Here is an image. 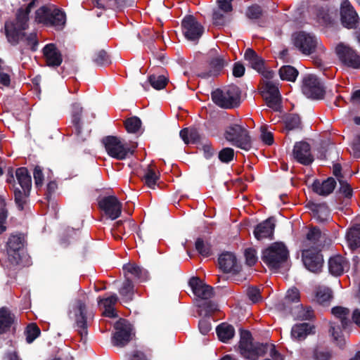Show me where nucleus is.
I'll return each instance as SVG.
<instances>
[{"instance_id":"obj_7","label":"nucleus","mask_w":360,"mask_h":360,"mask_svg":"<svg viewBox=\"0 0 360 360\" xmlns=\"http://www.w3.org/2000/svg\"><path fill=\"white\" fill-rule=\"evenodd\" d=\"M292 40L295 47L304 55L308 56L317 51H324L321 42L311 33L304 31L295 32L292 34Z\"/></svg>"},{"instance_id":"obj_49","label":"nucleus","mask_w":360,"mask_h":360,"mask_svg":"<svg viewBox=\"0 0 360 360\" xmlns=\"http://www.w3.org/2000/svg\"><path fill=\"white\" fill-rule=\"evenodd\" d=\"M285 126L288 130L301 128L300 117L297 115L294 114L289 115L286 119Z\"/></svg>"},{"instance_id":"obj_21","label":"nucleus","mask_w":360,"mask_h":360,"mask_svg":"<svg viewBox=\"0 0 360 360\" xmlns=\"http://www.w3.org/2000/svg\"><path fill=\"white\" fill-rule=\"evenodd\" d=\"M189 285L194 295L200 299L208 300L214 295L213 288L210 285L204 283L198 278H192L189 281Z\"/></svg>"},{"instance_id":"obj_28","label":"nucleus","mask_w":360,"mask_h":360,"mask_svg":"<svg viewBox=\"0 0 360 360\" xmlns=\"http://www.w3.org/2000/svg\"><path fill=\"white\" fill-rule=\"evenodd\" d=\"M141 179L146 186L151 189H155L160 179V173L155 166L148 165L147 167L143 169V174Z\"/></svg>"},{"instance_id":"obj_27","label":"nucleus","mask_w":360,"mask_h":360,"mask_svg":"<svg viewBox=\"0 0 360 360\" xmlns=\"http://www.w3.org/2000/svg\"><path fill=\"white\" fill-rule=\"evenodd\" d=\"M219 268L225 273L237 272L239 266L234 255L230 252L223 253L219 257Z\"/></svg>"},{"instance_id":"obj_2","label":"nucleus","mask_w":360,"mask_h":360,"mask_svg":"<svg viewBox=\"0 0 360 360\" xmlns=\"http://www.w3.org/2000/svg\"><path fill=\"white\" fill-rule=\"evenodd\" d=\"M35 21L47 27L61 30L65 24V14L54 5L43 6L35 12Z\"/></svg>"},{"instance_id":"obj_16","label":"nucleus","mask_w":360,"mask_h":360,"mask_svg":"<svg viewBox=\"0 0 360 360\" xmlns=\"http://www.w3.org/2000/svg\"><path fill=\"white\" fill-rule=\"evenodd\" d=\"M302 91L308 98L314 99L322 98L324 94L323 86L314 75H307L304 78Z\"/></svg>"},{"instance_id":"obj_9","label":"nucleus","mask_w":360,"mask_h":360,"mask_svg":"<svg viewBox=\"0 0 360 360\" xmlns=\"http://www.w3.org/2000/svg\"><path fill=\"white\" fill-rule=\"evenodd\" d=\"M260 93L268 107L275 111L281 108V97L278 84L273 81H264L260 86Z\"/></svg>"},{"instance_id":"obj_17","label":"nucleus","mask_w":360,"mask_h":360,"mask_svg":"<svg viewBox=\"0 0 360 360\" xmlns=\"http://www.w3.org/2000/svg\"><path fill=\"white\" fill-rule=\"evenodd\" d=\"M302 260L305 267L311 272H319L323 266V258L319 254V250L303 249Z\"/></svg>"},{"instance_id":"obj_1","label":"nucleus","mask_w":360,"mask_h":360,"mask_svg":"<svg viewBox=\"0 0 360 360\" xmlns=\"http://www.w3.org/2000/svg\"><path fill=\"white\" fill-rule=\"evenodd\" d=\"M35 0L31 1L27 5L19 8L15 13V19L5 22V34L9 43L16 45L20 42H25L35 51L38 45L37 34L36 32L26 34L25 31L29 27V15L35 6Z\"/></svg>"},{"instance_id":"obj_60","label":"nucleus","mask_w":360,"mask_h":360,"mask_svg":"<svg viewBox=\"0 0 360 360\" xmlns=\"http://www.w3.org/2000/svg\"><path fill=\"white\" fill-rule=\"evenodd\" d=\"M248 296L252 302H257L261 300L260 290L256 287H250L248 289Z\"/></svg>"},{"instance_id":"obj_6","label":"nucleus","mask_w":360,"mask_h":360,"mask_svg":"<svg viewBox=\"0 0 360 360\" xmlns=\"http://www.w3.org/2000/svg\"><path fill=\"white\" fill-rule=\"evenodd\" d=\"M108 154L117 160H124L134 154L136 145L129 146L120 138L108 136L103 139Z\"/></svg>"},{"instance_id":"obj_31","label":"nucleus","mask_w":360,"mask_h":360,"mask_svg":"<svg viewBox=\"0 0 360 360\" xmlns=\"http://www.w3.org/2000/svg\"><path fill=\"white\" fill-rule=\"evenodd\" d=\"M124 274L127 278H137L144 281L147 278L148 272L144 269L134 264H128L124 266Z\"/></svg>"},{"instance_id":"obj_40","label":"nucleus","mask_w":360,"mask_h":360,"mask_svg":"<svg viewBox=\"0 0 360 360\" xmlns=\"http://www.w3.org/2000/svg\"><path fill=\"white\" fill-rule=\"evenodd\" d=\"M180 136L185 143H195L199 139L198 131L193 128H185L181 130Z\"/></svg>"},{"instance_id":"obj_20","label":"nucleus","mask_w":360,"mask_h":360,"mask_svg":"<svg viewBox=\"0 0 360 360\" xmlns=\"http://www.w3.org/2000/svg\"><path fill=\"white\" fill-rule=\"evenodd\" d=\"M82 112V108L79 104H74L72 105V133L77 137L78 141H83L89 136V131H83L82 130L81 116Z\"/></svg>"},{"instance_id":"obj_45","label":"nucleus","mask_w":360,"mask_h":360,"mask_svg":"<svg viewBox=\"0 0 360 360\" xmlns=\"http://www.w3.org/2000/svg\"><path fill=\"white\" fill-rule=\"evenodd\" d=\"M25 333L27 342L31 343L39 335L40 329L36 323H30L27 326Z\"/></svg>"},{"instance_id":"obj_38","label":"nucleus","mask_w":360,"mask_h":360,"mask_svg":"<svg viewBox=\"0 0 360 360\" xmlns=\"http://www.w3.org/2000/svg\"><path fill=\"white\" fill-rule=\"evenodd\" d=\"M225 65L224 58L221 56H217L214 58L210 63V70L207 73H201L200 76L203 78L216 76L222 70Z\"/></svg>"},{"instance_id":"obj_18","label":"nucleus","mask_w":360,"mask_h":360,"mask_svg":"<svg viewBox=\"0 0 360 360\" xmlns=\"http://www.w3.org/2000/svg\"><path fill=\"white\" fill-rule=\"evenodd\" d=\"M23 247L22 238L18 235H12L7 243L8 260L12 264H18L20 261V251Z\"/></svg>"},{"instance_id":"obj_11","label":"nucleus","mask_w":360,"mask_h":360,"mask_svg":"<svg viewBox=\"0 0 360 360\" xmlns=\"http://www.w3.org/2000/svg\"><path fill=\"white\" fill-rule=\"evenodd\" d=\"M115 333L113 335L112 342L113 345L122 347L131 339V326L125 319H120L115 324Z\"/></svg>"},{"instance_id":"obj_30","label":"nucleus","mask_w":360,"mask_h":360,"mask_svg":"<svg viewBox=\"0 0 360 360\" xmlns=\"http://www.w3.org/2000/svg\"><path fill=\"white\" fill-rule=\"evenodd\" d=\"M314 333V327L309 323H299L292 328L291 337L295 340L301 341L304 340L307 335Z\"/></svg>"},{"instance_id":"obj_57","label":"nucleus","mask_w":360,"mask_h":360,"mask_svg":"<svg viewBox=\"0 0 360 360\" xmlns=\"http://www.w3.org/2000/svg\"><path fill=\"white\" fill-rule=\"evenodd\" d=\"M332 354L328 349H316L314 352V360H329Z\"/></svg>"},{"instance_id":"obj_42","label":"nucleus","mask_w":360,"mask_h":360,"mask_svg":"<svg viewBox=\"0 0 360 360\" xmlns=\"http://www.w3.org/2000/svg\"><path fill=\"white\" fill-rule=\"evenodd\" d=\"M30 190L22 189V191L18 188L14 189L15 202L19 210H22L27 203V198Z\"/></svg>"},{"instance_id":"obj_48","label":"nucleus","mask_w":360,"mask_h":360,"mask_svg":"<svg viewBox=\"0 0 360 360\" xmlns=\"http://www.w3.org/2000/svg\"><path fill=\"white\" fill-rule=\"evenodd\" d=\"M195 248L203 257H209L212 254L211 247L207 243H205L201 238H198L195 242Z\"/></svg>"},{"instance_id":"obj_62","label":"nucleus","mask_w":360,"mask_h":360,"mask_svg":"<svg viewBox=\"0 0 360 360\" xmlns=\"http://www.w3.org/2000/svg\"><path fill=\"white\" fill-rule=\"evenodd\" d=\"M202 307L205 309V316H210L218 310L217 304L212 302H205Z\"/></svg>"},{"instance_id":"obj_37","label":"nucleus","mask_w":360,"mask_h":360,"mask_svg":"<svg viewBox=\"0 0 360 360\" xmlns=\"http://www.w3.org/2000/svg\"><path fill=\"white\" fill-rule=\"evenodd\" d=\"M331 312L334 316L340 320L342 328L345 329L351 324L349 319V310L347 308L335 307L332 309Z\"/></svg>"},{"instance_id":"obj_13","label":"nucleus","mask_w":360,"mask_h":360,"mask_svg":"<svg viewBox=\"0 0 360 360\" xmlns=\"http://www.w3.org/2000/svg\"><path fill=\"white\" fill-rule=\"evenodd\" d=\"M99 209L111 219L118 218L122 212V203L114 195L105 196L101 198L98 202Z\"/></svg>"},{"instance_id":"obj_19","label":"nucleus","mask_w":360,"mask_h":360,"mask_svg":"<svg viewBox=\"0 0 360 360\" xmlns=\"http://www.w3.org/2000/svg\"><path fill=\"white\" fill-rule=\"evenodd\" d=\"M292 155L298 162L304 165H310L314 160L310 146L308 143L304 141L295 143Z\"/></svg>"},{"instance_id":"obj_59","label":"nucleus","mask_w":360,"mask_h":360,"mask_svg":"<svg viewBox=\"0 0 360 360\" xmlns=\"http://www.w3.org/2000/svg\"><path fill=\"white\" fill-rule=\"evenodd\" d=\"M340 185L339 192L346 198H350L352 195V189L349 184L342 179H339Z\"/></svg>"},{"instance_id":"obj_14","label":"nucleus","mask_w":360,"mask_h":360,"mask_svg":"<svg viewBox=\"0 0 360 360\" xmlns=\"http://www.w3.org/2000/svg\"><path fill=\"white\" fill-rule=\"evenodd\" d=\"M340 20L342 25L348 29L356 28L359 25L358 14L348 0H344L341 4Z\"/></svg>"},{"instance_id":"obj_15","label":"nucleus","mask_w":360,"mask_h":360,"mask_svg":"<svg viewBox=\"0 0 360 360\" xmlns=\"http://www.w3.org/2000/svg\"><path fill=\"white\" fill-rule=\"evenodd\" d=\"M336 52L345 65L354 69H360V56L356 51L344 44H339L336 47Z\"/></svg>"},{"instance_id":"obj_26","label":"nucleus","mask_w":360,"mask_h":360,"mask_svg":"<svg viewBox=\"0 0 360 360\" xmlns=\"http://www.w3.org/2000/svg\"><path fill=\"white\" fill-rule=\"evenodd\" d=\"M275 229L274 219L269 218L259 224L254 230V235L257 240L271 238Z\"/></svg>"},{"instance_id":"obj_61","label":"nucleus","mask_w":360,"mask_h":360,"mask_svg":"<svg viewBox=\"0 0 360 360\" xmlns=\"http://www.w3.org/2000/svg\"><path fill=\"white\" fill-rule=\"evenodd\" d=\"M285 300L291 302H297L300 300V292L297 288H292L288 290Z\"/></svg>"},{"instance_id":"obj_4","label":"nucleus","mask_w":360,"mask_h":360,"mask_svg":"<svg viewBox=\"0 0 360 360\" xmlns=\"http://www.w3.org/2000/svg\"><path fill=\"white\" fill-rule=\"evenodd\" d=\"M213 102L224 109L238 107L240 103V91L237 86L231 85L224 89H217L212 93Z\"/></svg>"},{"instance_id":"obj_34","label":"nucleus","mask_w":360,"mask_h":360,"mask_svg":"<svg viewBox=\"0 0 360 360\" xmlns=\"http://www.w3.org/2000/svg\"><path fill=\"white\" fill-rule=\"evenodd\" d=\"M217 336L223 342H228L235 335L234 328L227 323H222L216 328Z\"/></svg>"},{"instance_id":"obj_64","label":"nucleus","mask_w":360,"mask_h":360,"mask_svg":"<svg viewBox=\"0 0 360 360\" xmlns=\"http://www.w3.org/2000/svg\"><path fill=\"white\" fill-rule=\"evenodd\" d=\"M268 351L273 360H284L283 356L276 350L274 345L268 344Z\"/></svg>"},{"instance_id":"obj_51","label":"nucleus","mask_w":360,"mask_h":360,"mask_svg":"<svg viewBox=\"0 0 360 360\" xmlns=\"http://www.w3.org/2000/svg\"><path fill=\"white\" fill-rule=\"evenodd\" d=\"M93 60L98 65H104L109 63L108 56L103 50L96 52L94 56Z\"/></svg>"},{"instance_id":"obj_63","label":"nucleus","mask_w":360,"mask_h":360,"mask_svg":"<svg viewBox=\"0 0 360 360\" xmlns=\"http://www.w3.org/2000/svg\"><path fill=\"white\" fill-rule=\"evenodd\" d=\"M214 24L216 25H224L225 24V17L219 11H214L212 15Z\"/></svg>"},{"instance_id":"obj_55","label":"nucleus","mask_w":360,"mask_h":360,"mask_svg":"<svg viewBox=\"0 0 360 360\" xmlns=\"http://www.w3.org/2000/svg\"><path fill=\"white\" fill-rule=\"evenodd\" d=\"M246 263L249 266L254 265L257 261V252L253 248H248L245 251Z\"/></svg>"},{"instance_id":"obj_22","label":"nucleus","mask_w":360,"mask_h":360,"mask_svg":"<svg viewBox=\"0 0 360 360\" xmlns=\"http://www.w3.org/2000/svg\"><path fill=\"white\" fill-rule=\"evenodd\" d=\"M349 269L347 259L340 255L331 257L328 261V269L331 274L338 276Z\"/></svg>"},{"instance_id":"obj_43","label":"nucleus","mask_w":360,"mask_h":360,"mask_svg":"<svg viewBox=\"0 0 360 360\" xmlns=\"http://www.w3.org/2000/svg\"><path fill=\"white\" fill-rule=\"evenodd\" d=\"M148 82L154 89L160 90L166 86L168 79L164 75H152L148 77Z\"/></svg>"},{"instance_id":"obj_24","label":"nucleus","mask_w":360,"mask_h":360,"mask_svg":"<svg viewBox=\"0 0 360 360\" xmlns=\"http://www.w3.org/2000/svg\"><path fill=\"white\" fill-rule=\"evenodd\" d=\"M118 302V297L115 295H111L106 297H98V303L101 307L103 308V315L110 318L117 316L115 306Z\"/></svg>"},{"instance_id":"obj_33","label":"nucleus","mask_w":360,"mask_h":360,"mask_svg":"<svg viewBox=\"0 0 360 360\" xmlns=\"http://www.w3.org/2000/svg\"><path fill=\"white\" fill-rule=\"evenodd\" d=\"M321 236L319 229L316 228L310 229L307 234L305 240L303 241V249H319V240Z\"/></svg>"},{"instance_id":"obj_35","label":"nucleus","mask_w":360,"mask_h":360,"mask_svg":"<svg viewBox=\"0 0 360 360\" xmlns=\"http://www.w3.org/2000/svg\"><path fill=\"white\" fill-rule=\"evenodd\" d=\"M15 176L22 189L30 190L32 179L26 167H19L15 170Z\"/></svg>"},{"instance_id":"obj_56","label":"nucleus","mask_w":360,"mask_h":360,"mask_svg":"<svg viewBox=\"0 0 360 360\" xmlns=\"http://www.w3.org/2000/svg\"><path fill=\"white\" fill-rule=\"evenodd\" d=\"M261 138L264 143L266 145H271L274 143L273 134L271 131L267 130V127L264 125L261 127Z\"/></svg>"},{"instance_id":"obj_46","label":"nucleus","mask_w":360,"mask_h":360,"mask_svg":"<svg viewBox=\"0 0 360 360\" xmlns=\"http://www.w3.org/2000/svg\"><path fill=\"white\" fill-rule=\"evenodd\" d=\"M330 332L337 345L342 347L345 345V340L342 338L341 328L338 325H335V323H331Z\"/></svg>"},{"instance_id":"obj_36","label":"nucleus","mask_w":360,"mask_h":360,"mask_svg":"<svg viewBox=\"0 0 360 360\" xmlns=\"http://www.w3.org/2000/svg\"><path fill=\"white\" fill-rule=\"evenodd\" d=\"M348 246L352 250L360 248V226L349 229L346 235Z\"/></svg>"},{"instance_id":"obj_47","label":"nucleus","mask_w":360,"mask_h":360,"mask_svg":"<svg viewBox=\"0 0 360 360\" xmlns=\"http://www.w3.org/2000/svg\"><path fill=\"white\" fill-rule=\"evenodd\" d=\"M332 297V291L328 288L319 290L316 293V300L322 305L328 304L330 302Z\"/></svg>"},{"instance_id":"obj_5","label":"nucleus","mask_w":360,"mask_h":360,"mask_svg":"<svg viewBox=\"0 0 360 360\" xmlns=\"http://www.w3.org/2000/svg\"><path fill=\"white\" fill-rule=\"evenodd\" d=\"M289 252L283 243H274L266 248L262 256V261L272 269L281 268L286 262Z\"/></svg>"},{"instance_id":"obj_39","label":"nucleus","mask_w":360,"mask_h":360,"mask_svg":"<svg viewBox=\"0 0 360 360\" xmlns=\"http://www.w3.org/2000/svg\"><path fill=\"white\" fill-rule=\"evenodd\" d=\"M119 292L124 302H128L132 300L134 295V285L129 278H127L123 282L122 287L119 290Z\"/></svg>"},{"instance_id":"obj_58","label":"nucleus","mask_w":360,"mask_h":360,"mask_svg":"<svg viewBox=\"0 0 360 360\" xmlns=\"http://www.w3.org/2000/svg\"><path fill=\"white\" fill-rule=\"evenodd\" d=\"M246 15L250 19H257L262 15V8L257 5L250 6L247 11Z\"/></svg>"},{"instance_id":"obj_44","label":"nucleus","mask_w":360,"mask_h":360,"mask_svg":"<svg viewBox=\"0 0 360 360\" xmlns=\"http://www.w3.org/2000/svg\"><path fill=\"white\" fill-rule=\"evenodd\" d=\"M124 127L129 133H136L141 129V121L137 117H131L126 120Z\"/></svg>"},{"instance_id":"obj_12","label":"nucleus","mask_w":360,"mask_h":360,"mask_svg":"<svg viewBox=\"0 0 360 360\" xmlns=\"http://www.w3.org/2000/svg\"><path fill=\"white\" fill-rule=\"evenodd\" d=\"M181 28L184 35L190 41H198L204 32L203 26L193 15L184 18Z\"/></svg>"},{"instance_id":"obj_32","label":"nucleus","mask_w":360,"mask_h":360,"mask_svg":"<svg viewBox=\"0 0 360 360\" xmlns=\"http://www.w3.org/2000/svg\"><path fill=\"white\" fill-rule=\"evenodd\" d=\"M244 58L250 66L257 72L264 69V60L253 49H248L245 52Z\"/></svg>"},{"instance_id":"obj_10","label":"nucleus","mask_w":360,"mask_h":360,"mask_svg":"<svg viewBox=\"0 0 360 360\" xmlns=\"http://www.w3.org/2000/svg\"><path fill=\"white\" fill-rule=\"evenodd\" d=\"M92 316V314L88 311L85 302L81 300H77L76 303L75 327L82 340L86 338L88 334L87 319Z\"/></svg>"},{"instance_id":"obj_29","label":"nucleus","mask_w":360,"mask_h":360,"mask_svg":"<svg viewBox=\"0 0 360 360\" xmlns=\"http://www.w3.org/2000/svg\"><path fill=\"white\" fill-rule=\"evenodd\" d=\"M335 186V180L333 177H329L323 181L315 180L312 184V190L320 195L326 196L334 191Z\"/></svg>"},{"instance_id":"obj_3","label":"nucleus","mask_w":360,"mask_h":360,"mask_svg":"<svg viewBox=\"0 0 360 360\" xmlns=\"http://www.w3.org/2000/svg\"><path fill=\"white\" fill-rule=\"evenodd\" d=\"M238 349L239 353L244 358L257 360L267 353L268 344L252 343L251 333L248 330H242Z\"/></svg>"},{"instance_id":"obj_53","label":"nucleus","mask_w":360,"mask_h":360,"mask_svg":"<svg viewBox=\"0 0 360 360\" xmlns=\"http://www.w3.org/2000/svg\"><path fill=\"white\" fill-rule=\"evenodd\" d=\"M316 16L318 21L323 25H327L332 21L328 11L323 8L318 10Z\"/></svg>"},{"instance_id":"obj_54","label":"nucleus","mask_w":360,"mask_h":360,"mask_svg":"<svg viewBox=\"0 0 360 360\" xmlns=\"http://www.w3.org/2000/svg\"><path fill=\"white\" fill-rule=\"evenodd\" d=\"M33 176L37 187H41L44 184V174L40 166H36L34 169Z\"/></svg>"},{"instance_id":"obj_25","label":"nucleus","mask_w":360,"mask_h":360,"mask_svg":"<svg viewBox=\"0 0 360 360\" xmlns=\"http://www.w3.org/2000/svg\"><path fill=\"white\" fill-rule=\"evenodd\" d=\"M16 317L14 314L6 307L0 308V334L6 333L11 330L15 324Z\"/></svg>"},{"instance_id":"obj_50","label":"nucleus","mask_w":360,"mask_h":360,"mask_svg":"<svg viewBox=\"0 0 360 360\" xmlns=\"http://www.w3.org/2000/svg\"><path fill=\"white\" fill-rule=\"evenodd\" d=\"M234 151L231 148H223L219 153V159L222 162L228 163L233 159Z\"/></svg>"},{"instance_id":"obj_41","label":"nucleus","mask_w":360,"mask_h":360,"mask_svg":"<svg viewBox=\"0 0 360 360\" xmlns=\"http://www.w3.org/2000/svg\"><path fill=\"white\" fill-rule=\"evenodd\" d=\"M279 75L283 80L294 82L298 75V71L292 66L285 65L279 70Z\"/></svg>"},{"instance_id":"obj_52","label":"nucleus","mask_w":360,"mask_h":360,"mask_svg":"<svg viewBox=\"0 0 360 360\" xmlns=\"http://www.w3.org/2000/svg\"><path fill=\"white\" fill-rule=\"evenodd\" d=\"M11 70L9 68L0 70V84L2 86H9L11 84Z\"/></svg>"},{"instance_id":"obj_23","label":"nucleus","mask_w":360,"mask_h":360,"mask_svg":"<svg viewBox=\"0 0 360 360\" xmlns=\"http://www.w3.org/2000/svg\"><path fill=\"white\" fill-rule=\"evenodd\" d=\"M43 54L49 66L58 67L62 61V55L53 44H46L43 49Z\"/></svg>"},{"instance_id":"obj_8","label":"nucleus","mask_w":360,"mask_h":360,"mask_svg":"<svg viewBox=\"0 0 360 360\" xmlns=\"http://www.w3.org/2000/svg\"><path fill=\"white\" fill-rule=\"evenodd\" d=\"M224 138L233 146L248 150L251 148L250 138L247 129L239 124H231L226 127Z\"/></svg>"}]
</instances>
